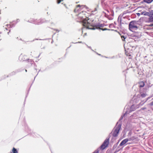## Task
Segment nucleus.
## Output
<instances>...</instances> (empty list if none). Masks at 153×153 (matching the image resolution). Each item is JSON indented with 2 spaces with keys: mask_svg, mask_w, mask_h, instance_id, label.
Returning a JSON list of instances; mask_svg holds the SVG:
<instances>
[{
  "mask_svg": "<svg viewBox=\"0 0 153 153\" xmlns=\"http://www.w3.org/2000/svg\"><path fill=\"white\" fill-rule=\"evenodd\" d=\"M149 26L150 27H152L153 26V24L149 25Z\"/></svg>",
  "mask_w": 153,
  "mask_h": 153,
  "instance_id": "412c9836",
  "label": "nucleus"
},
{
  "mask_svg": "<svg viewBox=\"0 0 153 153\" xmlns=\"http://www.w3.org/2000/svg\"><path fill=\"white\" fill-rule=\"evenodd\" d=\"M29 61H30V63H28V65L29 66H30L32 64L33 62L32 60L30 59L29 60Z\"/></svg>",
  "mask_w": 153,
  "mask_h": 153,
  "instance_id": "ddd939ff",
  "label": "nucleus"
},
{
  "mask_svg": "<svg viewBox=\"0 0 153 153\" xmlns=\"http://www.w3.org/2000/svg\"><path fill=\"white\" fill-rule=\"evenodd\" d=\"M140 87H143L144 86V83L143 82H140Z\"/></svg>",
  "mask_w": 153,
  "mask_h": 153,
  "instance_id": "f8f14e48",
  "label": "nucleus"
},
{
  "mask_svg": "<svg viewBox=\"0 0 153 153\" xmlns=\"http://www.w3.org/2000/svg\"><path fill=\"white\" fill-rule=\"evenodd\" d=\"M148 16L149 17V22H153V13L152 14H150L149 13V15H148Z\"/></svg>",
  "mask_w": 153,
  "mask_h": 153,
  "instance_id": "0eeeda50",
  "label": "nucleus"
},
{
  "mask_svg": "<svg viewBox=\"0 0 153 153\" xmlns=\"http://www.w3.org/2000/svg\"><path fill=\"white\" fill-rule=\"evenodd\" d=\"M146 94H141V97H144L146 96Z\"/></svg>",
  "mask_w": 153,
  "mask_h": 153,
  "instance_id": "4468645a",
  "label": "nucleus"
},
{
  "mask_svg": "<svg viewBox=\"0 0 153 153\" xmlns=\"http://www.w3.org/2000/svg\"><path fill=\"white\" fill-rule=\"evenodd\" d=\"M22 55H21L19 56V60H22Z\"/></svg>",
  "mask_w": 153,
  "mask_h": 153,
  "instance_id": "2eb2a0df",
  "label": "nucleus"
},
{
  "mask_svg": "<svg viewBox=\"0 0 153 153\" xmlns=\"http://www.w3.org/2000/svg\"><path fill=\"white\" fill-rule=\"evenodd\" d=\"M138 28L137 24L135 21H132L130 22L129 25V29L132 31L137 30Z\"/></svg>",
  "mask_w": 153,
  "mask_h": 153,
  "instance_id": "7ed1b4c3",
  "label": "nucleus"
},
{
  "mask_svg": "<svg viewBox=\"0 0 153 153\" xmlns=\"http://www.w3.org/2000/svg\"><path fill=\"white\" fill-rule=\"evenodd\" d=\"M123 116H122L120 118V120H121L123 118Z\"/></svg>",
  "mask_w": 153,
  "mask_h": 153,
  "instance_id": "4be33fe9",
  "label": "nucleus"
},
{
  "mask_svg": "<svg viewBox=\"0 0 153 153\" xmlns=\"http://www.w3.org/2000/svg\"><path fill=\"white\" fill-rule=\"evenodd\" d=\"M143 103L142 104H141V105H142L143 104Z\"/></svg>",
  "mask_w": 153,
  "mask_h": 153,
  "instance_id": "c756f323",
  "label": "nucleus"
},
{
  "mask_svg": "<svg viewBox=\"0 0 153 153\" xmlns=\"http://www.w3.org/2000/svg\"><path fill=\"white\" fill-rule=\"evenodd\" d=\"M63 1V0H57V3L58 4H59L60 3V2L61 1Z\"/></svg>",
  "mask_w": 153,
  "mask_h": 153,
  "instance_id": "dca6fc26",
  "label": "nucleus"
},
{
  "mask_svg": "<svg viewBox=\"0 0 153 153\" xmlns=\"http://www.w3.org/2000/svg\"><path fill=\"white\" fill-rule=\"evenodd\" d=\"M42 22H41L40 20H37L35 22V24L37 25L40 24L42 23Z\"/></svg>",
  "mask_w": 153,
  "mask_h": 153,
  "instance_id": "1a4fd4ad",
  "label": "nucleus"
},
{
  "mask_svg": "<svg viewBox=\"0 0 153 153\" xmlns=\"http://www.w3.org/2000/svg\"><path fill=\"white\" fill-rule=\"evenodd\" d=\"M85 34L86 35V33H85Z\"/></svg>",
  "mask_w": 153,
  "mask_h": 153,
  "instance_id": "7c9ffc66",
  "label": "nucleus"
},
{
  "mask_svg": "<svg viewBox=\"0 0 153 153\" xmlns=\"http://www.w3.org/2000/svg\"><path fill=\"white\" fill-rule=\"evenodd\" d=\"M128 141V139L127 138L123 140L120 143V146H122L125 144Z\"/></svg>",
  "mask_w": 153,
  "mask_h": 153,
  "instance_id": "423d86ee",
  "label": "nucleus"
},
{
  "mask_svg": "<svg viewBox=\"0 0 153 153\" xmlns=\"http://www.w3.org/2000/svg\"><path fill=\"white\" fill-rule=\"evenodd\" d=\"M133 107H134V105H132L131 107V109L132 108H133Z\"/></svg>",
  "mask_w": 153,
  "mask_h": 153,
  "instance_id": "393cba45",
  "label": "nucleus"
},
{
  "mask_svg": "<svg viewBox=\"0 0 153 153\" xmlns=\"http://www.w3.org/2000/svg\"><path fill=\"white\" fill-rule=\"evenodd\" d=\"M74 12H76V9H75V10H74Z\"/></svg>",
  "mask_w": 153,
  "mask_h": 153,
  "instance_id": "bb28decb",
  "label": "nucleus"
},
{
  "mask_svg": "<svg viewBox=\"0 0 153 153\" xmlns=\"http://www.w3.org/2000/svg\"><path fill=\"white\" fill-rule=\"evenodd\" d=\"M149 13L146 11H143L141 12V15H143L144 16H148L149 15Z\"/></svg>",
  "mask_w": 153,
  "mask_h": 153,
  "instance_id": "6e6552de",
  "label": "nucleus"
},
{
  "mask_svg": "<svg viewBox=\"0 0 153 153\" xmlns=\"http://www.w3.org/2000/svg\"><path fill=\"white\" fill-rule=\"evenodd\" d=\"M153 1V0H144V1L145 2L147 3H151L152 1Z\"/></svg>",
  "mask_w": 153,
  "mask_h": 153,
  "instance_id": "9d476101",
  "label": "nucleus"
},
{
  "mask_svg": "<svg viewBox=\"0 0 153 153\" xmlns=\"http://www.w3.org/2000/svg\"><path fill=\"white\" fill-rule=\"evenodd\" d=\"M11 27V25H7V27Z\"/></svg>",
  "mask_w": 153,
  "mask_h": 153,
  "instance_id": "aec40b11",
  "label": "nucleus"
},
{
  "mask_svg": "<svg viewBox=\"0 0 153 153\" xmlns=\"http://www.w3.org/2000/svg\"><path fill=\"white\" fill-rule=\"evenodd\" d=\"M109 139H106L102 145L100 146L101 149L103 150L105 149L108 145L109 144Z\"/></svg>",
  "mask_w": 153,
  "mask_h": 153,
  "instance_id": "39448f33",
  "label": "nucleus"
},
{
  "mask_svg": "<svg viewBox=\"0 0 153 153\" xmlns=\"http://www.w3.org/2000/svg\"><path fill=\"white\" fill-rule=\"evenodd\" d=\"M150 105H151V106L153 105V102H151L150 103Z\"/></svg>",
  "mask_w": 153,
  "mask_h": 153,
  "instance_id": "a211bd4d",
  "label": "nucleus"
},
{
  "mask_svg": "<svg viewBox=\"0 0 153 153\" xmlns=\"http://www.w3.org/2000/svg\"><path fill=\"white\" fill-rule=\"evenodd\" d=\"M137 15L138 16H140V15L141 14V13H137Z\"/></svg>",
  "mask_w": 153,
  "mask_h": 153,
  "instance_id": "f3484780",
  "label": "nucleus"
},
{
  "mask_svg": "<svg viewBox=\"0 0 153 153\" xmlns=\"http://www.w3.org/2000/svg\"><path fill=\"white\" fill-rule=\"evenodd\" d=\"M12 153H17L18 152L16 149L14 148H13L12 151Z\"/></svg>",
  "mask_w": 153,
  "mask_h": 153,
  "instance_id": "9b49d317",
  "label": "nucleus"
},
{
  "mask_svg": "<svg viewBox=\"0 0 153 153\" xmlns=\"http://www.w3.org/2000/svg\"><path fill=\"white\" fill-rule=\"evenodd\" d=\"M1 33L0 32V34Z\"/></svg>",
  "mask_w": 153,
  "mask_h": 153,
  "instance_id": "2f4dec72",
  "label": "nucleus"
},
{
  "mask_svg": "<svg viewBox=\"0 0 153 153\" xmlns=\"http://www.w3.org/2000/svg\"><path fill=\"white\" fill-rule=\"evenodd\" d=\"M121 127V125L120 124L118 125L115 128V129L113 132V136L114 137H117L118 136Z\"/></svg>",
  "mask_w": 153,
  "mask_h": 153,
  "instance_id": "20e7f679",
  "label": "nucleus"
},
{
  "mask_svg": "<svg viewBox=\"0 0 153 153\" xmlns=\"http://www.w3.org/2000/svg\"><path fill=\"white\" fill-rule=\"evenodd\" d=\"M93 153H99V152H98V151H97V152H94Z\"/></svg>",
  "mask_w": 153,
  "mask_h": 153,
  "instance_id": "b1692460",
  "label": "nucleus"
},
{
  "mask_svg": "<svg viewBox=\"0 0 153 153\" xmlns=\"http://www.w3.org/2000/svg\"><path fill=\"white\" fill-rule=\"evenodd\" d=\"M77 11H81V12L79 13L78 14V17L82 19H84V17H85V12H83L82 10V9L83 8V6L82 5L81 6L80 5H77Z\"/></svg>",
  "mask_w": 153,
  "mask_h": 153,
  "instance_id": "f03ea898",
  "label": "nucleus"
},
{
  "mask_svg": "<svg viewBox=\"0 0 153 153\" xmlns=\"http://www.w3.org/2000/svg\"><path fill=\"white\" fill-rule=\"evenodd\" d=\"M102 30H107V29L106 28H105L104 29H101Z\"/></svg>",
  "mask_w": 153,
  "mask_h": 153,
  "instance_id": "6ab92c4d",
  "label": "nucleus"
},
{
  "mask_svg": "<svg viewBox=\"0 0 153 153\" xmlns=\"http://www.w3.org/2000/svg\"><path fill=\"white\" fill-rule=\"evenodd\" d=\"M121 38H123L124 39H125V38L123 36H121Z\"/></svg>",
  "mask_w": 153,
  "mask_h": 153,
  "instance_id": "5701e85b",
  "label": "nucleus"
},
{
  "mask_svg": "<svg viewBox=\"0 0 153 153\" xmlns=\"http://www.w3.org/2000/svg\"><path fill=\"white\" fill-rule=\"evenodd\" d=\"M90 20L89 19H82V24L86 28L89 29L94 30L95 28L89 22Z\"/></svg>",
  "mask_w": 153,
  "mask_h": 153,
  "instance_id": "f257e3e1",
  "label": "nucleus"
},
{
  "mask_svg": "<svg viewBox=\"0 0 153 153\" xmlns=\"http://www.w3.org/2000/svg\"><path fill=\"white\" fill-rule=\"evenodd\" d=\"M25 71L26 72L27 71V70H25Z\"/></svg>",
  "mask_w": 153,
  "mask_h": 153,
  "instance_id": "c85d7f7f",
  "label": "nucleus"
},
{
  "mask_svg": "<svg viewBox=\"0 0 153 153\" xmlns=\"http://www.w3.org/2000/svg\"><path fill=\"white\" fill-rule=\"evenodd\" d=\"M10 32V31H9L8 32V33H7L8 34H9V32Z\"/></svg>",
  "mask_w": 153,
  "mask_h": 153,
  "instance_id": "cd10ccee",
  "label": "nucleus"
},
{
  "mask_svg": "<svg viewBox=\"0 0 153 153\" xmlns=\"http://www.w3.org/2000/svg\"><path fill=\"white\" fill-rule=\"evenodd\" d=\"M146 108H142V109L143 110L144 109H145Z\"/></svg>",
  "mask_w": 153,
  "mask_h": 153,
  "instance_id": "a878e982",
  "label": "nucleus"
}]
</instances>
